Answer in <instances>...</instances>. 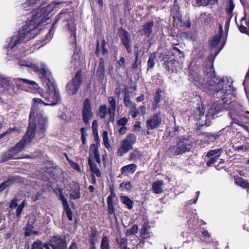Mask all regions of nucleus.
<instances>
[{
  "instance_id": "bb28decb",
  "label": "nucleus",
  "mask_w": 249,
  "mask_h": 249,
  "mask_svg": "<svg viewBox=\"0 0 249 249\" xmlns=\"http://www.w3.org/2000/svg\"><path fill=\"white\" fill-rule=\"evenodd\" d=\"M231 125H229L226 126L225 128H223L220 131H219L217 132L213 133H208V135H207L208 138L210 141L213 142V141H215V140H216L217 139H218L220 136V135H221V132L222 131H224L226 130L227 131H229L231 129Z\"/></svg>"
},
{
  "instance_id": "09e8293b",
  "label": "nucleus",
  "mask_w": 249,
  "mask_h": 249,
  "mask_svg": "<svg viewBox=\"0 0 249 249\" xmlns=\"http://www.w3.org/2000/svg\"><path fill=\"white\" fill-rule=\"evenodd\" d=\"M88 163L90 171H100L99 169L97 168L96 164L92 160L91 157L89 158Z\"/></svg>"
},
{
  "instance_id": "58836bf2",
  "label": "nucleus",
  "mask_w": 249,
  "mask_h": 249,
  "mask_svg": "<svg viewBox=\"0 0 249 249\" xmlns=\"http://www.w3.org/2000/svg\"><path fill=\"white\" fill-rule=\"evenodd\" d=\"M90 152H92V154L94 155L97 162H98V160H100V156L99 155L98 147L96 144L93 143L90 145Z\"/></svg>"
},
{
  "instance_id": "9b49d317",
  "label": "nucleus",
  "mask_w": 249,
  "mask_h": 249,
  "mask_svg": "<svg viewBox=\"0 0 249 249\" xmlns=\"http://www.w3.org/2000/svg\"><path fill=\"white\" fill-rule=\"evenodd\" d=\"M231 108L229 112L234 113L236 118L242 121V123L249 124V112L244 111L241 106L237 103L231 102L230 104Z\"/></svg>"
},
{
  "instance_id": "9d476101",
  "label": "nucleus",
  "mask_w": 249,
  "mask_h": 249,
  "mask_svg": "<svg viewBox=\"0 0 249 249\" xmlns=\"http://www.w3.org/2000/svg\"><path fill=\"white\" fill-rule=\"evenodd\" d=\"M82 82V72L81 71H78L75 76L66 86V90L69 94H75L78 92Z\"/></svg>"
},
{
  "instance_id": "a211bd4d",
  "label": "nucleus",
  "mask_w": 249,
  "mask_h": 249,
  "mask_svg": "<svg viewBox=\"0 0 249 249\" xmlns=\"http://www.w3.org/2000/svg\"><path fill=\"white\" fill-rule=\"evenodd\" d=\"M177 145L182 153L189 151L192 146V142L189 138L182 136L179 138Z\"/></svg>"
},
{
  "instance_id": "bf43d9fd",
  "label": "nucleus",
  "mask_w": 249,
  "mask_h": 249,
  "mask_svg": "<svg viewBox=\"0 0 249 249\" xmlns=\"http://www.w3.org/2000/svg\"><path fill=\"white\" fill-rule=\"evenodd\" d=\"M68 161L70 164V165L71 166V167L75 170L76 171H79L80 170V167L79 166V165L72 161V160H68Z\"/></svg>"
},
{
  "instance_id": "c03bdc74",
  "label": "nucleus",
  "mask_w": 249,
  "mask_h": 249,
  "mask_svg": "<svg viewBox=\"0 0 249 249\" xmlns=\"http://www.w3.org/2000/svg\"><path fill=\"white\" fill-rule=\"evenodd\" d=\"M130 110L129 112L130 114L131 115L133 118H135L137 117L140 112L137 108V106L135 104H134L131 106L129 107Z\"/></svg>"
},
{
  "instance_id": "4be33fe9",
  "label": "nucleus",
  "mask_w": 249,
  "mask_h": 249,
  "mask_svg": "<svg viewBox=\"0 0 249 249\" xmlns=\"http://www.w3.org/2000/svg\"><path fill=\"white\" fill-rule=\"evenodd\" d=\"M20 179L18 177L16 176L10 177L7 180L4 181L0 184V192L5 189L6 187L9 186L11 184L19 181Z\"/></svg>"
},
{
  "instance_id": "f03ea898",
  "label": "nucleus",
  "mask_w": 249,
  "mask_h": 249,
  "mask_svg": "<svg viewBox=\"0 0 249 249\" xmlns=\"http://www.w3.org/2000/svg\"><path fill=\"white\" fill-rule=\"evenodd\" d=\"M39 6L36 11L30 13V19L27 20L26 24L18 31L17 36H13L9 43L7 48L13 49L20 43L24 39L29 40L38 34L41 28L40 26L49 20L48 16L52 10L49 5L45 7Z\"/></svg>"
},
{
  "instance_id": "6ab92c4d",
  "label": "nucleus",
  "mask_w": 249,
  "mask_h": 249,
  "mask_svg": "<svg viewBox=\"0 0 249 249\" xmlns=\"http://www.w3.org/2000/svg\"><path fill=\"white\" fill-rule=\"evenodd\" d=\"M50 245L52 249H66V241L59 236H54L50 240Z\"/></svg>"
},
{
  "instance_id": "e2e57ef3",
  "label": "nucleus",
  "mask_w": 249,
  "mask_h": 249,
  "mask_svg": "<svg viewBox=\"0 0 249 249\" xmlns=\"http://www.w3.org/2000/svg\"><path fill=\"white\" fill-rule=\"evenodd\" d=\"M141 61L139 60V58H135V62L132 64V67L134 69L138 68L139 65H141Z\"/></svg>"
},
{
  "instance_id": "49530a36",
  "label": "nucleus",
  "mask_w": 249,
  "mask_h": 249,
  "mask_svg": "<svg viewBox=\"0 0 249 249\" xmlns=\"http://www.w3.org/2000/svg\"><path fill=\"white\" fill-rule=\"evenodd\" d=\"M181 129L178 130V127H175L173 130L169 131V136L171 137H175L179 139V138L181 137L179 136V133Z\"/></svg>"
},
{
  "instance_id": "f257e3e1",
  "label": "nucleus",
  "mask_w": 249,
  "mask_h": 249,
  "mask_svg": "<svg viewBox=\"0 0 249 249\" xmlns=\"http://www.w3.org/2000/svg\"><path fill=\"white\" fill-rule=\"evenodd\" d=\"M221 37L216 35L209 40L211 49H214V57L212 61H209L204 66L203 70L205 79L201 77L197 71H190L189 79L191 80L198 88L207 92H220L224 95L233 94L234 88L230 84V81L227 78L222 77L219 79L215 75V71L213 67L214 57L222 50L223 46H217Z\"/></svg>"
},
{
  "instance_id": "412c9836",
  "label": "nucleus",
  "mask_w": 249,
  "mask_h": 249,
  "mask_svg": "<svg viewBox=\"0 0 249 249\" xmlns=\"http://www.w3.org/2000/svg\"><path fill=\"white\" fill-rule=\"evenodd\" d=\"M154 22L153 20L146 22L142 26V35L145 37H149L152 32Z\"/></svg>"
},
{
  "instance_id": "a878e982",
  "label": "nucleus",
  "mask_w": 249,
  "mask_h": 249,
  "mask_svg": "<svg viewBox=\"0 0 249 249\" xmlns=\"http://www.w3.org/2000/svg\"><path fill=\"white\" fill-rule=\"evenodd\" d=\"M105 73V62L103 58L99 59V65L96 71V75L100 79H103Z\"/></svg>"
},
{
  "instance_id": "393cba45",
  "label": "nucleus",
  "mask_w": 249,
  "mask_h": 249,
  "mask_svg": "<svg viewBox=\"0 0 249 249\" xmlns=\"http://www.w3.org/2000/svg\"><path fill=\"white\" fill-rule=\"evenodd\" d=\"M228 115L232 120V122L231 123V124L232 125L233 124H237V125L241 126L244 129L246 130L247 132L249 131V127L246 125L245 124H243L241 120H239L238 118H236V116L234 114V113H232L231 112H229Z\"/></svg>"
},
{
  "instance_id": "338daca9",
  "label": "nucleus",
  "mask_w": 249,
  "mask_h": 249,
  "mask_svg": "<svg viewBox=\"0 0 249 249\" xmlns=\"http://www.w3.org/2000/svg\"><path fill=\"white\" fill-rule=\"evenodd\" d=\"M199 194H200V192L199 191H197L196 192V197L195 199H193V200H190L188 201L187 202V205H190V204H191L192 203H194V204L196 203V202H197V199L198 198Z\"/></svg>"
},
{
  "instance_id": "2eb2a0df",
  "label": "nucleus",
  "mask_w": 249,
  "mask_h": 249,
  "mask_svg": "<svg viewBox=\"0 0 249 249\" xmlns=\"http://www.w3.org/2000/svg\"><path fill=\"white\" fill-rule=\"evenodd\" d=\"M120 40L122 44L125 47L128 53H132L131 36L129 33L125 29H122L119 35Z\"/></svg>"
},
{
  "instance_id": "1a4fd4ad",
  "label": "nucleus",
  "mask_w": 249,
  "mask_h": 249,
  "mask_svg": "<svg viewBox=\"0 0 249 249\" xmlns=\"http://www.w3.org/2000/svg\"><path fill=\"white\" fill-rule=\"evenodd\" d=\"M14 85L18 89L34 92L38 89V85L34 81L20 78H13Z\"/></svg>"
},
{
  "instance_id": "c756f323",
  "label": "nucleus",
  "mask_w": 249,
  "mask_h": 249,
  "mask_svg": "<svg viewBox=\"0 0 249 249\" xmlns=\"http://www.w3.org/2000/svg\"><path fill=\"white\" fill-rule=\"evenodd\" d=\"M163 60L164 61L163 63V67H164L169 72L170 71H173V67L175 64L176 60L174 59L167 60V58L165 57L163 58Z\"/></svg>"
},
{
  "instance_id": "6e6552de",
  "label": "nucleus",
  "mask_w": 249,
  "mask_h": 249,
  "mask_svg": "<svg viewBox=\"0 0 249 249\" xmlns=\"http://www.w3.org/2000/svg\"><path fill=\"white\" fill-rule=\"evenodd\" d=\"M136 140L137 138L135 134L129 133L122 142L121 146L117 151V156L122 157L130 150L132 149Z\"/></svg>"
},
{
  "instance_id": "37998d69",
  "label": "nucleus",
  "mask_w": 249,
  "mask_h": 249,
  "mask_svg": "<svg viewBox=\"0 0 249 249\" xmlns=\"http://www.w3.org/2000/svg\"><path fill=\"white\" fill-rule=\"evenodd\" d=\"M101 249H110L108 238L104 236L101 243Z\"/></svg>"
},
{
  "instance_id": "dca6fc26",
  "label": "nucleus",
  "mask_w": 249,
  "mask_h": 249,
  "mask_svg": "<svg viewBox=\"0 0 249 249\" xmlns=\"http://www.w3.org/2000/svg\"><path fill=\"white\" fill-rule=\"evenodd\" d=\"M222 152L223 149L221 148L208 151L206 156L209 160L206 162L207 166H212L213 165L220 157Z\"/></svg>"
},
{
  "instance_id": "7c9ffc66",
  "label": "nucleus",
  "mask_w": 249,
  "mask_h": 249,
  "mask_svg": "<svg viewBox=\"0 0 249 249\" xmlns=\"http://www.w3.org/2000/svg\"><path fill=\"white\" fill-rule=\"evenodd\" d=\"M234 182L237 185L247 189V191L249 193V183L244 180L241 177H235Z\"/></svg>"
},
{
  "instance_id": "473e14b6",
  "label": "nucleus",
  "mask_w": 249,
  "mask_h": 249,
  "mask_svg": "<svg viewBox=\"0 0 249 249\" xmlns=\"http://www.w3.org/2000/svg\"><path fill=\"white\" fill-rule=\"evenodd\" d=\"M42 168L48 171H53L54 170L56 169L57 165L52 161L46 160L43 163Z\"/></svg>"
},
{
  "instance_id": "f3484780",
  "label": "nucleus",
  "mask_w": 249,
  "mask_h": 249,
  "mask_svg": "<svg viewBox=\"0 0 249 249\" xmlns=\"http://www.w3.org/2000/svg\"><path fill=\"white\" fill-rule=\"evenodd\" d=\"M71 41L74 45L75 49L73 54L72 56V59L71 61V67L76 69L79 68L81 65V53L79 48H77L76 44V40L74 41L71 39Z\"/></svg>"
},
{
  "instance_id": "b1692460",
  "label": "nucleus",
  "mask_w": 249,
  "mask_h": 249,
  "mask_svg": "<svg viewBox=\"0 0 249 249\" xmlns=\"http://www.w3.org/2000/svg\"><path fill=\"white\" fill-rule=\"evenodd\" d=\"M161 93L162 90L161 89H157L154 95V100L152 104V108L154 110H155L159 107V103L160 102L161 97Z\"/></svg>"
},
{
  "instance_id": "13d9d810",
  "label": "nucleus",
  "mask_w": 249,
  "mask_h": 249,
  "mask_svg": "<svg viewBox=\"0 0 249 249\" xmlns=\"http://www.w3.org/2000/svg\"><path fill=\"white\" fill-rule=\"evenodd\" d=\"M64 209L67 213L68 219L71 221L72 220V213H71V210L70 207L68 206L66 208H64Z\"/></svg>"
},
{
  "instance_id": "39448f33",
  "label": "nucleus",
  "mask_w": 249,
  "mask_h": 249,
  "mask_svg": "<svg viewBox=\"0 0 249 249\" xmlns=\"http://www.w3.org/2000/svg\"><path fill=\"white\" fill-rule=\"evenodd\" d=\"M41 81L43 85L47 88L46 92L40 94L43 99H44L45 106H54L60 103L61 101L60 96L58 89L54 84L53 78L51 73H46L44 70L42 71Z\"/></svg>"
},
{
  "instance_id": "2f4dec72",
  "label": "nucleus",
  "mask_w": 249,
  "mask_h": 249,
  "mask_svg": "<svg viewBox=\"0 0 249 249\" xmlns=\"http://www.w3.org/2000/svg\"><path fill=\"white\" fill-rule=\"evenodd\" d=\"M167 153L170 156H178L183 154L179 150L177 144V146L175 145H172L170 146L167 151Z\"/></svg>"
},
{
  "instance_id": "e433bc0d",
  "label": "nucleus",
  "mask_w": 249,
  "mask_h": 249,
  "mask_svg": "<svg viewBox=\"0 0 249 249\" xmlns=\"http://www.w3.org/2000/svg\"><path fill=\"white\" fill-rule=\"evenodd\" d=\"M142 157V153L138 150L135 149L130 153L129 155V160L136 161L140 160Z\"/></svg>"
},
{
  "instance_id": "774afa93",
  "label": "nucleus",
  "mask_w": 249,
  "mask_h": 249,
  "mask_svg": "<svg viewBox=\"0 0 249 249\" xmlns=\"http://www.w3.org/2000/svg\"><path fill=\"white\" fill-rule=\"evenodd\" d=\"M108 205V213L109 214H114L115 213V209L113 204L107 205Z\"/></svg>"
},
{
  "instance_id": "69168bd1",
  "label": "nucleus",
  "mask_w": 249,
  "mask_h": 249,
  "mask_svg": "<svg viewBox=\"0 0 249 249\" xmlns=\"http://www.w3.org/2000/svg\"><path fill=\"white\" fill-rule=\"evenodd\" d=\"M16 130V128H10L7 130L5 132L0 134V139L3 138L4 137H5L6 135H7L8 134L10 133L11 131H14Z\"/></svg>"
},
{
  "instance_id": "6e6d98bb",
  "label": "nucleus",
  "mask_w": 249,
  "mask_h": 249,
  "mask_svg": "<svg viewBox=\"0 0 249 249\" xmlns=\"http://www.w3.org/2000/svg\"><path fill=\"white\" fill-rule=\"evenodd\" d=\"M18 206V200L17 197L14 198L13 199L10 203L9 207L11 209H13L16 208Z\"/></svg>"
},
{
  "instance_id": "79ce46f5",
  "label": "nucleus",
  "mask_w": 249,
  "mask_h": 249,
  "mask_svg": "<svg viewBox=\"0 0 249 249\" xmlns=\"http://www.w3.org/2000/svg\"><path fill=\"white\" fill-rule=\"evenodd\" d=\"M107 114V107L106 105H101L99 108V116L100 118H105Z\"/></svg>"
},
{
  "instance_id": "72a5a7b5",
  "label": "nucleus",
  "mask_w": 249,
  "mask_h": 249,
  "mask_svg": "<svg viewBox=\"0 0 249 249\" xmlns=\"http://www.w3.org/2000/svg\"><path fill=\"white\" fill-rule=\"evenodd\" d=\"M163 182L162 180H158L153 183V190L155 194L161 193L163 192L162 186Z\"/></svg>"
},
{
  "instance_id": "864d4df0",
  "label": "nucleus",
  "mask_w": 249,
  "mask_h": 249,
  "mask_svg": "<svg viewBox=\"0 0 249 249\" xmlns=\"http://www.w3.org/2000/svg\"><path fill=\"white\" fill-rule=\"evenodd\" d=\"M202 240L204 242H209L211 240L210 234L207 231H204L202 232Z\"/></svg>"
},
{
  "instance_id": "ea45409f",
  "label": "nucleus",
  "mask_w": 249,
  "mask_h": 249,
  "mask_svg": "<svg viewBox=\"0 0 249 249\" xmlns=\"http://www.w3.org/2000/svg\"><path fill=\"white\" fill-rule=\"evenodd\" d=\"M123 99L124 104L126 107H129L134 104L131 101L128 90L125 91Z\"/></svg>"
},
{
  "instance_id": "7ed1b4c3",
  "label": "nucleus",
  "mask_w": 249,
  "mask_h": 249,
  "mask_svg": "<svg viewBox=\"0 0 249 249\" xmlns=\"http://www.w3.org/2000/svg\"><path fill=\"white\" fill-rule=\"evenodd\" d=\"M34 104L31 108L29 115V125H32V129L39 135V138H42L44 136V133L48 126V120L44 116V113L38 109V104H43L45 105L44 99L43 100L35 98L33 99Z\"/></svg>"
},
{
  "instance_id": "680f3d73",
  "label": "nucleus",
  "mask_w": 249,
  "mask_h": 249,
  "mask_svg": "<svg viewBox=\"0 0 249 249\" xmlns=\"http://www.w3.org/2000/svg\"><path fill=\"white\" fill-rule=\"evenodd\" d=\"M124 5L125 12L126 11L129 12L132 9L129 0H124Z\"/></svg>"
},
{
  "instance_id": "8fccbe9b",
  "label": "nucleus",
  "mask_w": 249,
  "mask_h": 249,
  "mask_svg": "<svg viewBox=\"0 0 249 249\" xmlns=\"http://www.w3.org/2000/svg\"><path fill=\"white\" fill-rule=\"evenodd\" d=\"M136 168L137 166L135 164H130L123 167L121 171H135Z\"/></svg>"
},
{
  "instance_id": "ddd939ff",
  "label": "nucleus",
  "mask_w": 249,
  "mask_h": 249,
  "mask_svg": "<svg viewBox=\"0 0 249 249\" xmlns=\"http://www.w3.org/2000/svg\"><path fill=\"white\" fill-rule=\"evenodd\" d=\"M18 64L20 66H25L28 68L33 69L36 72L38 73L41 79L42 73L44 74L43 72H42V71H43V70H45V71L46 72V73H51L47 66L43 63L41 64L40 68H39L35 64H33L32 62L29 61L20 60L19 61ZM44 75V76H46V74Z\"/></svg>"
},
{
  "instance_id": "423d86ee",
  "label": "nucleus",
  "mask_w": 249,
  "mask_h": 249,
  "mask_svg": "<svg viewBox=\"0 0 249 249\" xmlns=\"http://www.w3.org/2000/svg\"><path fill=\"white\" fill-rule=\"evenodd\" d=\"M32 127V125L28 126L26 135L14 147L3 153L1 156V160L3 161L11 159H20L21 157L18 156V153L23 150L25 148V146L32 141L36 134L40 139L37 132L33 130Z\"/></svg>"
},
{
  "instance_id": "0e129e2a",
  "label": "nucleus",
  "mask_w": 249,
  "mask_h": 249,
  "mask_svg": "<svg viewBox=\"0 0 249 249\" xmlns=\"http://www.w3.org/2000/svg\"><path fill=\"white\" fill-rule=\"evenodd\" d=\"M107 43L106 42L104 39L102 40V43H101V47L102 48V53L103 54H105V53H107L108 52V50L106 48L105 46L106 45Z\"/></svg>"
},
{
  "instance_id": "4468645a",
  "label": "nucleus",
  "mask_w": 249,
  "mask_h": 249,
  "mask_svg": "<svg viewBox=\"0 0 249 249\" xmlns=\"http://www.w3.org/2000/svg\"><path fill=\"white\" fill-rule=\"evenodd\" d=\"M162 122V118L160 112L154 113L146 121V126L149 129H157L159 128Z\"/></svg>"
},
{
  "instance_id": "603ef678",
  "label": "nucleus",
  "mask_w": 249,
  "mask_h": 249,
  "mask_svg": "<svg viewBox=\"0 0 249 249\" xmlns=\"http://www.w3.org/2000/svg\"><path fill=\"white\" fill-rule=\"evenodd\" d=\"M138 231V226L137 225H134L130 229L127 230L126 234L127 236L134 235L137 233Z\"/></svg>"
},
{
  "instance_id": "20e7f679",
  "label": "nucleus",
  "mask_w": 249,
  "mask_h": 249,
  "mask_svg": "<svg viewBox=\"0 0 249 249\" xmlns=\"http://www.w3.org/2000/svg\"><path fill=\"white\" fill-rule=\"evenodd\" d=\"M198 98L200 101H198V103L196 104V106H193L195 118L199 121L200 125L209 126L214 116L221 110L222 102H221L220 100L216 101L210 104L208 106L207 113L204 116L205 109L204 105L201 102L200 98L198 97Z\"/></svg>"
},
{
  "instance_id": "c85d7f7f",
  "label": "nucleus",
  "mask_w": 249,
  "mask_h": 249,
  "mask_svg": "<svg viewBox=\"0 0 249 249\" xmlns=\"http://www.w3.org/2000/svg\"><path fill=\"white\" fill-rule=\"evenodd\" d=\"M41 0H27L26 2L22 4V7L26 11H28L30 8L28 7H35L38 4L40 5Z\"/></svg>"
},
{
  "instance_id": "a19ab883",
  "label": "nucleus",
  "mask_w": 249,
  "mask_h": 249,
  "mask_svg": "<svg viewBox=\"0 0 249 249\" xmlns=\"http://www.w3.org/2000/svg\"><path fill=\"white\" fill-rule=\"evenodd\" d=\"M156 56L154 53H151L149 56V59L147 61V70H149L154 68L155 66V59Z\"/></svg>"
},
{
  "instance_id": "052dcab7",
  "label": "nucleus",
  "mask_w": 249,
  "mask_h": 249,
  "mask_svg": "<svg viewBox=\"0 0 249 249\" xmlns=\"http://www.w3.org/2000/svg\"><path fill=\"white\" fill-rule=\"evenodd\" d=\"M60 200L63 202V205L64 208L69 206L68 202H67L66 198L62 194L61 192V193L60 194Z\"/></svg>"
},
{
  "instance_id": "c9c22d12",
  "label": "nucleus",
  "mask_w": 249,
  "mask_h": 249,
  "mask_svg": "<svg viewBox=\"0 0 249 249\" xmlns=\"http://www.w3.org/2000/svg\"><path fill=\"white\" fill-rule=\"evenodd\" d=\"M108 101L109 104L108 112H115L116 108V102L115 99L112 96H110L108 98Z\"/></svg>"
},
{
  "instance_id": "f704fd0d",
  "label": "nucleus",
  "mask_w": 249,
  "mask_h": 249,
  "mask_svg": "<svg viewBox=\"0 0 249 249\" xmlns=\"http://www.w3.org/2000/svg\"><path fill=\"white\" fill-rule=\"evenodd\" d=\"M116 241L119 246V249H124L127 247V239L125 237H117Z\"/></svg>"
},
{
  "instance_id": "f8f14e48",
  "label": "nucleus",
  "mask_w": 249,
  "mask_h": 249,
  "mask_svg": "<svg viewBox=\"0 0 249 249\" xmlns=\"http://www.w3.org/2000/svg\"><path fill=\"white\" fill-rule=\"evenodd\" d=\"M82 118L86 125H89V120L93 116L90 106V100L89 98H86L83 103L82 112Z\"/></svg>"
},
{
  "instance_id": "cd10ccee",
  "label": "nucleus",
  "mask_w": 249,
  "mask_h": 249,
  "mask_svg": "<svg viewBox=\"0 0 249 249\" xmlns=\"http://www.w3.org/2000/svg\"><path fill=\"white\" fill-rule=\"evenodd\" d=\"M228 2L226 4L225 11L228 17L232 18L233 17V11L235 8V4L233 0H228Z\"/></svg>"
},
{
  "instance_id": "a18cd8bd",
  "label": "nucleus",
  "mask_w": 249,
  "mask_h": 249,
  "mask_svg": "<svg viewBox=\"0 0 249 249\" xmlns=\"http://www.w3.org/2000/svg\"><path fill=\"white\" fill-rule=\"evenodd\" d=\"M47 245L46 244H43L42 242L39 240L35 241L32 245V249H44L45 248V246Z\"/></svg>"
},
{
  "instance_id": "aec40b11",
  "label": "nucleus",
  "mask_w": 249,
  "mask_h": 249,
  "mask_svg": "<svg viewBox=\"0 0 249 249\" xmlns=\"http://www.w3.org/2000/svg\"><path fill=\"white\" fill-rule=\"evenodd\" d=\"M14 82L13 78L9 77L2 78L0 80V85L7 90L12 89L13 91H14Z\"/></svg>"
},
{
  "instance_id": "0eeeda50",
  "label": "nucleus",
  "mask_w": 249,
  "mask_h": 249,
  "mask_svg": "<svg viewBox=\"0 0 249 249\" xmlns=\"http://www.w3.org/2000/svg\"><path fill=\"white\" fill-rule=\"evenodd\" d=\"M71 18V15L69 13L65 10H62L60 13L55 17L52 27L49 30V33L51 34L53 28H54L55 24H56L59 21H62V22L68 21L67 25L69 30L70 31L71 39L75 41L76 38V27L72 20H70Z\"/></svg>"
},
{
  "instance_id": "4d7b16f0",
  "label": "nucleus",
  "mask_w": 249,
  "mask_h": 249,
  "mask_svg": "<svg viewBox=\"0 0 249 249\" xmlns=\"http://www.w3.org/2000/svg\"><path fill=\"white\" fill-rule=\"evenodd\" d=\"M80 131L81 133V141L82 143L85 144L86 142V128L85 127H82L80 129Z\"/></svg>"
},
{
  "instance_id": "5fc2aeb1",
  "label": "nucleus",
  "mask_w": 249,
  "mask_h": 249,
  "mask_svg": "<svg viewBox=\"0 0 249 249\" xmlns=\"http://www.w3.org/2000/svg\"><path fill=\"white\" fill-rule=\"evenodd\" d=\"M127 121L128 120L126 117H123L117 121V125L118 126H125Z\"/></svg>"
},
{
  "instance_id": "4c0bfd02",
  "label": "nucleus",
  "mask_w": 249,
  "mask_h": 249,
  "mask_svg": "<svg viewBox=\"0 0 249 249\" xmlns=\"http://www.w3.org/2000/svg\"><path fill=\"white\" fill-rule=\"evenodd\" d=\"M122 201L124 204L129 210L131 209L134 205V202L132 200L125 196H122L121 197Z\"/></svg>"
},
{
  "instance_id": "3c124183",
  "label": "nucleus",
  "mask_w": 249,
  "mask_h": 249,
  "mask_svg": "<svg viewBox=\"0 0 249 249\" xmlns=\"http://www.w3.org/2000/svg\"><path fill=\"white\" fill-rule=\"evenodd\" d=\"M103 140L104 144L106 148H108L110 146L109 140L108 138V133L107 131H105L103 133Z\"/></svg>"
},
{
  "instance_id": "de8ad7c7",
  "label": "nucleus",
  "mask_w": 249,
  "mask_h": 249,
  "mask_svg": "<svg viewBox=\"0 0 249 249\" xmlns=\"http://www.w3.org/2000/svg\"><path fill=\"white\" fill-rule=\"evenodd\" d=\"M119 188L122 191H130L132 188V185L130 182L126 183L122 182L120 184Z\"/></svg>"
},
{
  "instance_id": "5701e85b",
  "label": "nucleus",
  "mask_w": 249,
  "mask_h": 249,
  "mask_svg": "<svg viewBox=\"0 0 249 249\" xmlns=\"http://www.w3.org/2000/svg\"><path fill=\"white\" fill-rule=\"evenodd\" d=\"M71 186L72 193L70 195V198L75 199L80 197V187L78 183L72 182L71 185Z\"/></svg>"
}]
</instances>
